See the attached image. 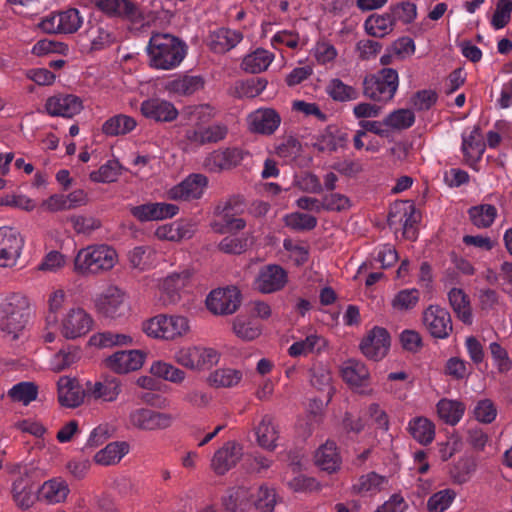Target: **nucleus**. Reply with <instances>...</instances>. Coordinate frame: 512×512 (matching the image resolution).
Masks as SVG:
<instances>
[{
    "mask_svg": "<svg viewBox=\"0 0 512 512\" xmlns=\"http://www.w3.org/2000/svg\"><path fill=\"white\" fill-rule=\"evenodd\" d=\"M146 51L150 67L157 70H173L185 59L188 46L172 34L155 33L150 37Z\"/></svg>",
    "mask_w": 512,
    "mask_h": 512,
    "instance_id": "f257e3e1",
    "label": "nucleus"
},
{
    "mask_svg": "<svg viewBox=\"0 0 512 512\" xmlns=\"http://www.w3.org/2000/svg\"><path fill=\"white\" fill-rule=\"evenodd\" d=\"M31 315L30 301L22 293H11L0 302V331L19 338Z\"/></svg>",
    "mask_w": 512,
    "mask_h": 512,
    "instance_id": "f03ea898",
    "label": "nucleus"
},
{
    "mask_svg": "<svg viewBox=\"0 0 512 512\" xmlns=\"http://www.w3.org/2000/svg\"><path fill=\"white\" fill-rule=\"evenodd\" d=\"M399 88L397 70L383 67L363 79V94L365 97L386 104L396 95Z\"/></svg>",
    "mask_w": 512,
    "mask_h": 512,
    "instance_id": "7ed1b4c3",
    "label": "nucleus"
},
{
    "mask_svg": "<svg viewBox=\"0 0 512 512\" xmlns=\"http://www.w3.org/2000/svg\"><path fill=\"white\" fill-rule=\"evenodd\" d=\"M116 251L107 245L89 246L81 249L75 258V270L81 274H97L113 268Z\"/></svg>",
    "mask_w": 512,
    "mask_h": 512,
    "instance_id": "20e7f679",
    "label": "nucleus"
},
{
    "mask_svg": "<svg viewBox=\"0 0 512 512\" xmlns=\"http://www.w3.org/2000/svg\"><path fill=\"white\" fill-rule=\"evenodd\" d=\"M143 331L149 337L173 340L184 336L190 329L189 321L179 315H157L143 323Z\"/></svg>",
    "mask_w": 512,
    "mask_h": 512,
    "instance_id": "39448f33",
    "label": "nucleus"
},
{
    "mask_svg": "<svg viewBox=\"0 0 512 512\" xmlns=\"http://www.w3.org/2000/svg\"><path fill=\"white\" fill-rule=\"evenodd\" d=\"M172 358L178 365L186 369L201 371L216 365L220 355L210 347L186 346L177 349Z\"/></svg>",
    "mask_w": 512,
    "mask_h": 512,
    "instance_id": "423d86ee",
    "label": "nucleus"
},
{
    "mask_svg": "<svg viewBox=\"0 0 512 512\" xmlns=\"http://www.w3.org/2000/svg\"><path fill=\"white\" fill-rule=\"evenodd\" d=\"M11 473L15 476L12 482V498L21 509H29L35 501L34 469L29 465H15Z\"/></svg>",
    "mask_w": 512,
    "mask_h": 512,
    "instance_id": "0eeeda50",
    "label": "nucleus"
},
{
    "mask_svg": "<svg viewBox=\"0 0 512 512\" xmlns=\"http://www.w3.org/2000/svg\"><path fill=\"white\" fill-rule=\"evenodd\" d=\"M388 225L391 229L403 230L406 239H416L415 224L417 223L415 205L410 201H398L390 206Z\"/></svg>",
    "mask_w": 512,
    "mask_h": 512,
    "instance_id": "6e6552de",
    "label": "nucleus"
},
{
    "mask_svg": "<svg viewBox=\"0 0 512 512\" xmlns=\"http://www.w3.org/2000/svg\"><path fill=\"white\" fill-rule=\"evenodd\" d=\"M174 420V416L170 413L145 407L132 409L128 415L129 424L143 431L165 430L172 426Z\"/></svg>",
    "mask_w": 512,
    "mask_h": 512,
    "instance_id": "1a4fd4ad",
    "label": "nucleus"
},
{
    "mask_svg": "<svg viewBox=\"0 0 512 512\" xmlns=\"http://www.w3.org/2000/svg\"><path fill=\"white\" fill-rule=\"evenodd\" d=\"M23 247L24 239L17 229L0 227V267L16 265Z\"/></svg>",
    "mask_w": 512,
    "mask_h": 512,
    "instance_id": "9d476101",
    "label": "nucleus"
},
{
    "mask_svg": "<svg viewBox=\"0 0 512 512\" xmlns=\"http://www.w3.org/2000/svg\"><path fill=\"white\" fill-rule=\"evenodd\" d=\"M92 317L80 307L67 311L61 320V334L66 339H76L86 335L92 328Z\"/></svg>",
    "mask_w": 512,
    "mask_h": 512,
    "instance_id": "9b49d317",
    "label": "nucleus"
},
{
    "mask_svg": "<svg viewBox=\"0 0 512 512\" xmlns=\"http://www.w3.org/2000/svg\"><path fill=\"white\" fill-rule=\"evenodd\" d=\"M241 303V294L238 288L229 286L218 288L210 292L206 299L207 308L214 314H232Z\"/></svg>",
    "mask_w": 512,
    "mask_h": 512,
    "instance_id": "f8f14e48",
    "label": "nucleus"
},
{
    "mask_svg": "<svg viewBox=\"0 0 512 512\" xmlns=\"http://www.w3.org/2000/svg\"><path fill=\"white\" fill-rule=\"evenodd\" d=\"M423 324L430 335L438 339L448 338L453 330L450 313L438 305H430L424 310Z\"/></svg>",
    "mask_w": 512,
    "mask_h": 512,
    "instance_id": "ddd939ff",
    "label": "nucleus"
},
{
    "mask_svg": "<svg viewBox=\"0 0 512 512\" xmlns=\"http://www.w3.org/2000/svg\"><path fill=\"white\" fill-rule=\"evenodd\" d=\"M461 139V151L464 159L471 168L476 170L486 150V143L480 126L476 125L471 130H464Z\"/></svg>",
    "mask_w": 512,
    "mask_h": 512,
    "instance_id": "4468645a",
    "label": "nucleus"
},
{
    "mask_svg": "<svg viewBox=\"0 0 512 512\" xmlns=\"http://www.w3.org/2000/svg\"><path fill=\"white\" fill-rule=\"evenodd\" d=\"M95 8L109 18L135 22L142 18L138 6L130 0H92Z\"/></svg>",
    "mask_w": 512,
    "mask_h": 512,
    "instance_id": "2eb2a0df",
    "label": "nucleus"
},
{
    "mask_svg": "<svg viewBox=\"0 0 512 512\" xmlns=\"http://www.w3.org/2000/svg\"><path fill=\"white\" fill-rule=\"evenodd\" d=\"M288 281L287 272L277 264L263 266L254 281L255 289L264 294L280 291Z\"/></svg>",
    "mask_w": 512,
    "mask_h": 512,
    "instance_id": "dca6fc26",
    "label": "nucleus"
},
{
    "mask_svg": "<svg viewBox=\"0 0 512 512\" xmlns=\"http://www.w3.org/2000/svg\"><path fill=\"white\" fill-rule=\"evenodd\" d=\"M178 211V206L165 202H148L129 207L130 214L139 222L160 221L172 218Z\"/></svg>",
    "mask_w": 512,
    "mask_h": 512,
    "instance_id": "f3484780",
    "label": "nucleus"
},
{
    "mask_svg": "<svg viewBox=\"0 0 512 512\" xmlns=\"http://www.w3.org/2000/svg\"><path fill=\"white\" fill-rule=\"evenodd\" d=\"M45 110L53 117L72 118L83 110V102L74 94L59 93L46 100Z\"/></svg>",
    "mask_w": 512,
    "mask_h": 512,
    "instance_id": "a211bd4d",
    "label": "nucleus"
},
{
    "mask_svg": "<svg viewBox=\"0 0 512 512\" xmlns=\"http://www.w3.org/2000/svg\"><path fill=\"white\" fill-rule=\"evenodd\" d=\"M248 152L238 147H228L224 150H216L210 153L204 160V167L210 172L229 170L239 165Z\"/></svg>",
    "mask_w": 512,
    "mask_h": 512,
    "instance_id": "6ab92c4d",
    "label": "nucleus"
},
{
    "mask_svg": "<svg viewBox=\"0 0 512 512\" xmlns=\"http://www.w3.org/2000/svg\"><path fill=\"white\" fill-rule=\"evenodd\" d=\"M145 354L140 350H120L108 356L105 366L117 374H126L140 369L144 363Z\"/></svg>",
    "mask_w": 512,
    "mask_h": 512,
    "instance_id": "aec40b11",
    "label": "nucleus"
},
{
    "mask_svg": "<svg viewBox=\"0 0 512 512\" xmlns=\"http://www.w3.org/2000/svg\"><path fill=\"white\" fill-rule=\"evenodd\" d=\"M242 456V445L236 441H228L214 453L211 468L217 475H224L236 466Z\"/></svg>",
    "mask_w": 512,
    "mask_h": 512,
    "instance_id": "412c9836",
    "label": "nucleus"
},
{
    "mask_svg": "<svg viewBox=\"0 0 512 512\" xmlns=\"http://www.w3.org/2000/svg\"><path fill=\"white\" fill-rule=\"evenodd\" d=\"M192 276L190 269H182L168 274L160 283L161 299L164 305L175 304L180 299V291Z\"/></svg>",
    "mask_w": 512,
    "mask_h": 512,
    "instance_id": "4be33fe9",
    "label": "nucleus"
},
{
    "mask_svg": "<svg viewBox=\"0 0 512 512\" xmlns=\"http://www.w3.org/2000/svg\"><path fill=\"white\" fill-rule=\"evenodd\" d=\"M140 111L145 118L155 122H172L179 114L173 103L158 97L144 100Z\"/></svg>",
    "mask_w": 512,
    "mask_h": 512,
    "instance_id": "5701e85b",
    "label": "nucleus"
},
{
    "mask_svg": "<svg viewBox=\"0 0 512 512\" xmlns=\"http://www.w3.org/2000/svg\"><path fill=\"white\" fill-rule=\"evenodd\" d=\"M389 347V333L380 327L373 328L360 344L362 353L375 361L382 359L387 354Z\"/></svg>",
    "mask_w": 512,
    "mask_h": 512,
    "instance_id": "b1692460",
    "label": "nucleus"
},
{
    "mask_svg": "<svg viewBox=\"0 0 512 512\" xmlns=\"http://www.w3.org/2000/svg\"><path fill=\"white\" fill-rule=\"evenodd\" d=\"M208 180L202 174H192L178 185L168 191V197L172 200L189 201L202 196Z\"/></svg>",
    "mask_w": 512,
    "mask_h": 512,
    "instance_id": "393cba45",
    "label": "nucleus"
},
{
    "mask_svg": "<svg viewBox=\"0 0 512 512\" xmlns=\"http://www.w3.org/2000/svg\"><path fill=\"white\" fill-rule=\"evenodd\" d=\"M247 120L250 131L262 135H272L281 124V116L272 108H259Z\"/></svg>",
    "mask_w": 512,
    "mask_h": 512,
    "instance_id": "a878e982",
    "label": "nucleus"
},
{
    "mask_svg": "<svg viewBox=\"0 0 512 512\" xmlns=\"http://www.w3.org/2000/svg\"><path fill=\"white\" fill-rule=\"evenodd\" d=\"M242 40L241 31L221 27L209 33L207 44L214 53L223 54L235 48Z\"/></svg>",
    "mask_w": 512,
    "mask_h": 512,
    "instance_id": "bb28decb",
    "label": "nucleus"
},
{
    "mask_svg": "<svg viewBox=\"0 0 512 512\" xmlns=\"http://www.w3.org/2000/svg\"><path fill=\"white\" fill-rule=\"evenodd\" d=\"M98 311L108 318H116L124 314V293L117 287L111 286L99 297L96 303Z\"/></svg>",
    "mask_w": 512,
    "mask_h": 512,
    "instance_id": "cd10ccee",
    "label": "nucleus"
},
{
    "mask_svg": "<svg viewBox=\"0 0 512 512\" xmlns=\"http://www.w3.org/2000/svg\"><path fill=\"white\" fill-rule=\"evenodd\" d=\"M58 400L62 406L75 408L81 405L85 398V390L75 378L62 376L57 382Z\"/></svg>",
    "mask_w": 512,
    "mask_h": 512,
    "instance_id": "c85d7f7f",
    "label": "nucleus"
},
{
    "mask_svg": "<svg viewBox=\"0 0 512 512\" xmlns=\"http://www.w3.org/2000/svg\"><path fill=\"white\" fill-rule=\"evenodd\" d=\"M69 487L65 480L60 477L45 481L38 489L37 498L48 504L63 502L69 494Z\"/></svg>",
    "mask_w": 512,
    "mask_h": 512,
    "instance_id": "c756f323",
    "label": "nucleus"
},
{
    "mask_svg": "<svg viewBox=\"0 0 512 512\" xmlns=\"http://www.w3.org/2000/svg\"><path fill=\"white\" fill-rule=\"evenodd\" d=\"M395 20L390 10L382 14H371L364 22V28L368 35L375 38H383L390 34L395 27Z\"/></svg>",
    "mask_w": 512,
    "mask_h": 512,
    "instance_id": "7c9ffc66",
    "label": "nucleus"
},
{
    "mask_svg": "<svg viewBox=\"0 0 512 512\" xmlns=\"http://www.w3.org/2000/svg\"><path fill=\"white\" fill-rule=\"evenodd\" d=\"M204 78L200 75H182L166 83V90L171 94L189 96L204 87Z\"/></svg>",
    "mask_w": 512,
    "mask_h": 512,
    "instance_id": "2f4dec72",
    "label": "nucleus"
},
{
    "mask_svg": "<svg viewBox=\"0 0 512 512\" xmlns=\"http://www.w3.org/2000/svg\"><path fill=\"white\" fill-rule=\"evenodd\" d=\"M87 392L95 399L113 402L121 393V382L118 378L108 377L93 384L88 383Z\"/></svg>",
    "mask_w": 512,
    "mask_h": 512,
    "instance_id": "473e14b6",
    "label": "nucleus"
},
{
    "mask_svg": "<svg viewBox=\"0 0 512 512\" xmlns=\"http://www.w3.org/2000/svg\"><path fill=\"white\" fill-rule=\"evenodd\" d=\"M130 445L125 441H115L107 444L94 455V461L101 466L118 464L129 453Z\"/></svg>",
    "mask_w": 512,
    "mask_h": 512,
    "instance_id": "72a5a7b5",
    "label": "nucleus"
},
{
    "mask_svg": "<svg viewBox=\"0 0 512 512\" xmlns=\"http://www.w3.org/2000/svg\"><path fill=\"white\" fill-rule=\"evenodd\" d=\"M408 432L414 440L421 445H429L435 438V425L434 423L423 416L412 418L408 422Z\"/></svg>",
    "mask_w": 512,
    "mask_h": 512,
    "instance_id": "f704fd0d",
    "label": "nucleus"
},
{
    "mask_svg": "<svg viewBox=\"0 0 512 512\" xmlns=\"http://www.w3.org/2000/svg\"><path fill=\"white\" fill-rule=\"evenodd\" d=\"M388 479L376 472L361 475L352 486L353 493L361 496H374L379 493Z\"/></svg>",
    "mask_w": 512,
    "mask_h": 512,
    "instance_id": "c9c22d12",
    "label": "nucleus"
},
{
    "mask_svg": "<svg viewBox=\"0 0 512 512\" xmlns=\"http://www.w3.org/2000/svg\"><path fill=\"white\" fill-rule=\"evenodd\" d=\"M82 357L79 346L66 344L50 359V368L54 372H61L77 363Z\"/></svg>",
    "mask_w": 512,
    "mask_h": 512,
    "instance_id": "e433bc0d",
    "label": "nucleus"
},
{
    "mask_svg": "<svg viewBox=\"0 0 512 512\" xmlns=\"http://www.w3.org/2000/svg\"><path fill=\"white\" fill-rule=\"evenodd\" d=\"M439 418L448 425H456L463 417L465 405L459 400L443 398L436 405Z\"/></svg>",
    "mask_w": 512,
    "mask_h": 512,
    "instance_id": "4c0bfd02",
    "label": "nucleus"
},
{
    "mask_svg": "<svg viewBox=\"0 0 512 512\" xmlns=\"http://www.w3.org/2000/svg\"><path fill=\"white\" fill-rule=\"evenodd\" d=\"M242 377L240 370L219 368L208 375L207 383L213 388H233L240 383Z\"/></svg>",
    "mask_w": 512,
    "mask_h": 512,
    "instance_id": "58836bf2",
    "label": "nucleus"
},
{
    "mask_svg": "<svg viewBox=\"0 0 512 512\" xmlns=\"http://www.w3.org/2000/svg\"><path fill=\"white\" fill-rule=\"evenodd\" d=\"M448 300L457 317L464 324L472 323V313L469 297L460 288H452L448 293Z\"/></svg>",
    "mask_w": 512,
    "mask_h": 512,
    "instance_id": "ea45409f",
    "label": "nucleus"
},
{
    "mask_svg": "<svg viewBox=\"0 0 512 512\" xmlns=\"http://www.w3.org/2000/svg\"><path fill=\"white\" fill-rule=\"evenodd\" d=\"M249 498L255 508L261 512H273L277 503L275 489L267 484H262L251 492Z\"/></svg>",
    "mask_w": 512,
    "mask_h": 512,
    "instance_id": "a19ab883",
    "label": "nucleus"
},
{
    "mask_svg": "<svg viewBox=\"0 0 512 512\" xmlns=\"http://www.w3.org/2000/svg\"><path fill=\"white\" fill-rule=\"evenodd\" d=\"M136 120L125 114H118L107 119L102 125V131L107 136L125 135L135 129Z\"/></svg>",
    "mask_w": 512,
    "mask_h": 512,
    "instance_id": "79ce46f5",
    "label": "nucleus"
},
{
    "mask_svg": "<svg viewBox=\"0 0 512 512\" xmlns=\"http://www.w3.org/2000/svg\"><path fill=\"white\" fill-rule=\"evenodd\" d=\"M497 214V208L492 204H479L468 209L471 223L479 229L489 228Z\"/></svg>",
    "mask_w": 512,
    "mask_h": 512,
    "instance_id": "37998d69",
    "label": "nucleus"
},
{
    "mask_svg": "<svg viewBox=\"0 0 512 512\" xmlns=\"http://www.w3.org/2000/svg\"><path fill=\"white\" fill-rule=\"evenodd\" d=\"M317 465L328 472H334L339 468L340 457L334 441H327L315 455Z\"/></svg>",
    "mask_w": 512,
    "mask_h": 512,
    "instance_id": "c03bdc74",
    "label": "nucleus"
},
{
    "mask_svg": "<svg viewBox=\"0 0 512 512\" xmlns=\"http://www.w3.org/2000/svg\"><path fill=\"white\" fill-rule=\"evenodd\" d=\"M348 141L347 133H333L331 131H325L320 134L313 144V147L321 153H331L337 151L339 148L345 146Z\"/></svg>",
    "mask_w": 512,
    "mask_h": 512,
    "instance_id": "a18cd8bd",
    "label": "nucleus"
},
{
    "mask_svg": "<svg viewBox=\"0 0 512 512\" xmlns=\"http://www.w3.org/2000/svg\"><path fill=\"white\" fill-rule=\"evenodd\" d=\"M342 378L351 386H361L369 377L365 364L357 360H348L341 370Z\"/></svg>",
    "mask_w": 512,
    "mask_h": 512,
    "instance_id": "49530a36",
    "label": "nucleus"
},
{
    "mask_svg": "<svg viewBox=\"0 0 512 512\" xmlns=\"http://www.w3.org/2000/svg\"><path fill=\"white\" fill-rule=\"evenodd\" d=\"M256 436L259 445L267 450H273L276 447L278 439V431L273 424V419L269 415H265L258 427L256 428Z\"/></svg>",
    "mask_w": 512,
    "mask_h": 512,
    "instance_id": "de8ad7c7",
    "label": "nucleus"
},
{
    "mask_svg": "<svg viewBox=\"0 0 512 512\" xmlns=\"http://www.w3.org/2000/svg\"><path fill=\"white\" fill-rule=\"evenodd\" d=\"M92 50H102L115 41V35L107 24L99 23L87 30Z\"/></svg>",
    "mask_w": 512,
    "mask_h": 512,
    "instance_id": "09e8293b",
    "label": "nucleus"
},
{
    "mask_svg": "<svg viewBox=\"0 0 512 512\" xmlns=\"http://www.w3.org/2000/svg\"><path fill=\"white\" fill-rule=\"evenodd\" d=\"M274 59V55L265 49H257L247 55L242 62L243 69L256 74L265 71Z\"/></svg>",
    "mask_w": 512,
    "mask_h": 512,
    "instance_id": "8fccbe9b",
    "label": "nucleus"
},
{
    "mask_svg": "<svg viewBox=\"0 0 512 512\" xmlns=\"http://www.w3.org/2000/svg\"><path fill=\"white\" fill-rule=\"evenodd\" d=\"M326 93L337 102L353 101L359 97V93L354 87L345 84L338 78L330 80L326 87Z\"/></svg>",
    "mask_w": 512,
    "mask_h": 512,
    "instance_id": "3c124183",
    "label": "nucleus"
},
{
    "mask_svg": "<svg viewBox=\"0 0 512 512\" xmlns=\"http://www.w3.org/2000/svg\"><path fill=\"white\" fill-rule=\"evenodd\" d=\"M250 493L245 487H236L228 490L223 498V505L229 512H245L247 503L250 502Z\"/></svg>",
    "mask_w": 512,
    "mask_h": 512,
    "instance_id": "603ef678",
    "label": "nucleus"
},
{
    "mask_svg": "<svg viewBox=\"0 0 512 512\" xmlns=\"http://www.w3.org/2000/svg\"><path fill=\"white\" fill-rule=\"evenodd\" d=\"M150 371L154 376L174 384H180L186 378V373L183 370L175 367L171 363L164 361L154 362L151 365Z\"/></svg>",
    "mask_w": 512,
    "mask_h": 512,
    "instance_id": "864d4df0",
    "label": "nucleus"
},
{
    "mask_svg": "<svg viewBox=\"0 0 512 512\" xmlns=\"http://www.w3.org/2000/svg\"><path fill=\"white\" fill-rule=\"evenodd\" d=\"M57 27H60V33L72 34L78 31L83 24V17L76 8H69L57 14Z\"/></svg>",
    "mask_w": 512,
    "mask_h": 512,
    "instance_id": "5fc2aeb1",
    "label": "nucleus"
},
{
    "mask_svg": "<svg viewBox=\"0 0 512 512\" xmlns=\"http://www.w3.org/2000/svg\"><path fill=\"white\" fill-rule=\"evenodd\" d=\"M228 128L225 124L215 123L204 129L194 132L193 139L200 144L217 143L227 136Z\"/></svg>",
    "mask_w": 512,
    "mask_h": 512,
    "instance_id": "6e6d98bb",
    "label": "nucleus"
},
{
    "mask_svg": "<svg viewBox=\"0 0 512 512\" xmlns=\"http://www.w3.org/2000/svg\"><path fill=\"white\" fill-rule=\"evenodd\" d=\"M476 464L470 457L459 458L450 468L449 474L453 481L458 484L467 482L475 471Z\"/></svg>",
    "mask_w": 512,
    "mask_h": 512,
    "instance_id": "4d7b16f0",
    "label": "nucleus"
},
{
    "mask_svg": "<svg viewBox=\"0 0 512 512\" xmlns=\"http://www.w3.org/2000/svg\"><path fill=\"white\" fill-rule=\"evenodd\" d=\"M415 123V115L409 109H398L388 114L384 119L385 126L396 130L410 128Z\"/></svg>",
    "mask_w": 512,
    "mask_h": 512,
    "instance_id": "13d9d810",
    "label": "nucleus"
},
{
    "mask_svg": "<svg viewBox=\"0 0 512 512\" xmlns=\"http://www.w3.org/2000/svg\"><path fill=\"white\" fill-rule=\"evenodd\" d=\"M287 227L295 231H310L317 226V218L313 215L293 212L284 217Z\"/></svg>",
    "mask_w": 512,
    "mask_h": 512,
    "instance_id": "bf43d9fd",
    "label": "nucleus"
},
{
    "mask_svg": "<svg viewBox=\"0 0 512 512\" xmlns=\"http://www.w3.org/2000/svg\"><path fill=\"white\" fill-rule=\"evenodd\" d=\"M38 394V388L34 383L31 382H20L14 385L9 391L8 396L17 402H22L24 405H28L34 401Z\"/></svg>",
    "mask_w": 512,
    "mask_h": 512,
    "instance_id": "052dcab7",
    "label": "nucleus"
},
{
    "mask_svg": "<svg viewBox=\"0 0 512 512\" xmlns=\"http://www.w3.org/2000/svg\"><path fill=\"white\" fill-rule=\"evenodd\" d=\"M233 331L239 338L244 340H254L261 333L260 326L254 320L243 316L236 317L233 322Z\"/></svg>",
    "mask_w": 512,
    "mask_h": 512,
    "instance_id": "680f3d73",
    "label": "nucleus"
},
{
    "mask_svg": "<svg viewBox=\"0 0 512 512\" xmlns=\"http://www.w3.org/2000/svg\"><path fill=\"white\" fill-rule=\"evenodd\" d=\"M119 167L118 161H107L98 170L90 173V180L96 183L114 182L119 176Z\"/></svg>",
    "mask_w": 512,
    "mask_h": 512,
    "instance_id": "e2e57ef3",
    "label": "nucleus"
},
{
    "mask_svg": "<svg viewBox=\"0 0 512 512\" xmlns=\"http://www.w3.org/2000/svg\"><path fill=\"white\" fill-rule=\"evenodd\" d=\"M323 342V339L316 335H308L304 340L294 342L288 349V353L292 357L305 356L315 349L320 350L318 347L319 343Z\"/></svg>",
    "mask_w": 512,
    "mask_h": 512,
    "instance_id": "0e129e2a",
    "label": "nucleus"
},
{
    "mask_svg": "<svg viewBox=\"0 0 512 512\" xmlns=\"http://www.w3.org/2000/svg\"><path fill=\"white\" fill-rule=\"evenodd\" d=\"M393 18L396 21H401L404 24L412 23L417 17V7L410 1H403L389 7Z\"/></svg>",
    "mask_w": 512,
    "mask_h": 512,
    "instance_id": "69168bd1",
    "label": "nucleus"
},
{
    "mask_svg": "<svg viewBox=\"0 0 512 512\" xmlns=\"http://www.w3.org/2000/svg\"><path fill=\"white\" fill-rule=\"evenodd\" d=\"M438 100V94L432 89H423L417 91L411 97V105L416 111H428L430 110Z\"/></svg>",
    "mask_w": 512,
    "mask_h": 512,
    "instance_id": "338daca9",
    "label": "nucleus"
},
{
    "mask_svg": "<svg viewBox=\"0 0 512 512\" xmlns=\"http://www.w3.org/2000/svg\"><path fill=\"white\" fill-rule=\"evenodd\" d=\"M455 493L450 489H445L434 493L427 501V509L430 512H443L453 502Z\"/></svg>",
    "mask_w": 512,
    "mask_h": 512,
    "instance_id": "774afa93",
    "label": "nucleus"
}]
</instances>
